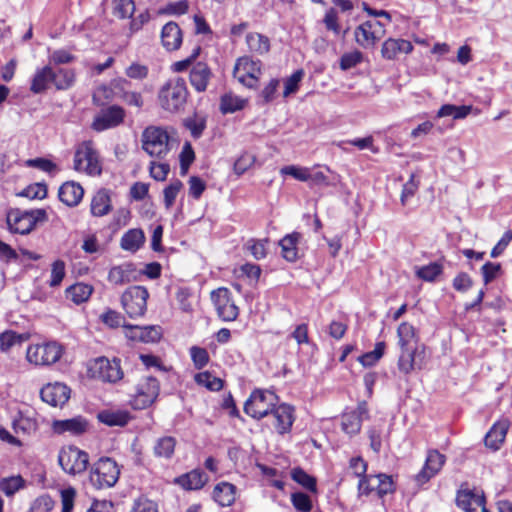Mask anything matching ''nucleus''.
<instances>
[{
  "mask_svg": "<svg viewBox=\"0 0 512 512\" xmlns=\"http://www.w3.org/2000/svg\"><path fill=\"white\" fill-rule=\"evenodd\" d=\"M189 96L186 81L181 77L169 79L158 92L162 109L170 113L184 110Z\"/></svg>",
  "mask_w": 512,
  "mask_h": 512,
  "instance_id": "1",
  "label": "nucleus"
},
{
  "mask_svg": "<svg viewBox=\"0 0 512 512\" xmlns=\"http://www.w3.org/2000/svg\"><path fill=\"white\" fill-rule=\"evenodd\" d=\"M141 147L151 158L165 160L172 144L168 131L161 126H147L141 133Z\"/></svg>",
  "mask_w": 512,
  "mask_h": 512,
  "instance_id": "2",
  "label": "nucleus"
},
{
  "mask_svg": "<svg viewBox=\"0 0 512 512\" xmlns=\"http://www.w3.org/2000/svg\"><path fill=\"white\" fill-rule=\"evenodd\" d=\"M47 220L48 215L45 209L21 210L15 208L10 209L6 214L8 230L14 234H29L37 223Z\"/></svg>",
  "mask_w": 512,
  "mask_h": 512,
  "instance_id": "3",
  "label": "nucleus"
},
{
  "mask_svg": "<svg viewBox=\"0 0 512 512\" xmlns=\"http://www.w3.org/2000/svg\"><path fill=\"white\" fill-rule=\"evenodd\" d=\"M120 475V469L115 460L109 457H102L92 464L89 472V481L96 489L113 487Z\"/></svg>",
  "mask_w": 512,
  "mask_h": 512,
  "instance_id": "4",
  "label": "nucleus"
},
{
  "mask_svg": "<svg viewBox=\"0 0 512 512\" xmlns=\"http://www.w3.org/2000/svg\"><path fill=\"white\" fill-rule=\"evenodd\" d=\"M278 403V396L270 391L255 389L244 403V412L250 417L260 420L271 414Z\"/></svg>",
  "mask_w": 512,
  "mask_h": 512,
  "instance_id": "5",
  "label": "nucleus"
},
{
  "mask_svg": "<svg viewBox=\"0 0 512 512\" xmlns=\"http://www.w3.org/2000/svg\"><path fill=\"white\" fill-rule=\"evenodd\" d=\"M58 463L65 473L79 475L86 471L89 455L74 445L64 446L58 453Z\"/></svg>",
  "mask_w": 512,
  "mask_h": 512,
  "instance_id": "6",
  "label": "nucleus"
},
{
  "mask_svg": "<svg viewBox=\"0 0 512 512\" xmlns=\"http://www.w3.org/2000/svg\"><path fill=\"white\" fill-rule=\"evenodd\" d=\"M63 347L55 342L29 345L26 351V359L36 366H49L60 360Z\"/></svg>",
  "mask_w": 512,
  "mask_h": 512,
  "instance_id": "7",
  "label": "nucleus"
},
{
  "mask_svg": "<svg viewBox=\"0 0 512 512\" xmlns=\"http://www.w3.org/2000/svg\"><path fill=\"white\" fill-rule=\"evenodd\" d=\"M74 169L88 175H100L102 168L97 151L91 141L80 143L74 154Z\"/></svg>",
  "mask_w": 512,
  "mask_h": 512,
  "instance_id": "8",
  "label": "nucleus"
},
{
  "mask_svg": "<svg viewBox=\"0 0 512 512\" xmlns=\"http://www.w3.org/2000/svg\"><path fill=\"white\" fill-rule=\"evenodd\" d=\"M149 292L144 286H130L121 296V304L126 314L132 318L142 317L147 310Z\"/></svg>",
  "mask_w": 512,
  "mask_h": 512,
  "instance_id": "9",
  "label": "nucleus"
},
{
  "mask_svg": "<svg viewBox=\"0 0 512 512\" xmlns=\"http://www.w3.org/2000/svg\"><path fill=\"white\" fill-rule=\"evenodd\" d=\"M159 392V381L153 376H144L136 384L131 405L134 409H145L155 402Z\"/></svg>",
  "mask_w": 512,
  "mask_h": 512,
  "instance_id": "10",
  "label": "nucleus"
},
{
  "mask_svg": "<svg viewBox=\"0 0 512 512\" xmlns=\"http://www.w3.org/2000/svg\"><path fill=\"white\" fill-rule=\"evenodd\" d=\"M211 300L217 315L223 321H234L239 314L238 307L231 299V293L227 288L221 287L211 292Z\"/></svg>",
  "mask_w": 512,
  "mask_h": 512,
  "instance_id": "11",
  "label": "nucleus"
},
{
  "mask_svg": "<svg viewBox=\"0 0 512 512\" xmlns=\"http://www.w3.org/2000/svg\"><path fill=\"white\" fill-rule=\"evenodd\" d=\"M90 370L95 378L103 382L115 383L123 377L120 360L116 358L113 360L105 357L97 358Z\"/></svg>",
  "mask_w": 512,
  "mask_h": 512,
  "instance_id": "12",
  "label": "nucleus"
},
{
  "mask_svg": "<svg viewBox=\"0 0 512 512\" xmlns=\"http://www.w3.org/2000/svg\"><path fill=\"white\" fill-rule=\"evenodd\" d=\"M260 66V61H254L248 57H241L234 66L233 76L244 86L252 88L258 81Z\"/></svg>",
  "mask_w": 512,
  "mask_h": 512,
  "instance_id": "13",
  "label": "nucleus"
},
{
  "mask_svg": "<svg viewBox=\"0 0 512 512\" xmlns=\"http://www.w3.org/2000/svg\"><path fill=\"white\" fill-rule=\"evenodd\" d=\"M125 118V110L118 105H111L106 109H102L95 117L92 128L95 131L102 132L119 126Z\"/></svg>",
  "mask_w": 512,
  "mask_h": 512,
  "instance_id": "14",
  "label": "nucleus"
},
{
  "mask_svg": "<svg viewBox=\"0 0 512 512\" xmlns=\"http://www.w3.org/2000/svg\"><path fill=\"white\" fill-rule=\"evenodd\" d=\"M369 418L368 406L365 401L358 403L356 409L344 412L341 416V428L346 434L353 436L360 432L362 422Z\"/></svg>",
  "mask_w": 512,
  "mask_h": 512,
  "instance_id": "15",
  "label": "nucleus"
},
{
  "mask_svg": "<svg viewBox=\"0 0 512 512\" xmlns=\"http://www.w3.org/2000/svg\"><path fill=\"white\" fill-rule=\"evenodd\" d=\"M445 461L446 457L444 454H441L438 450L435 449L429 450L427 452V457L423 468L415 476V481L417 484L423 485L435 475H437L442 469Z\"/></svg>",
  "mask_w": 512,
  "mask_h": 512,
  "instance_id": "16",
  "label": "nucleus"
},
{
  "mask_svg": "<svg viewBox=\"0 0 512 512\" xmlns=\"http://www.w3.org/2000/svg\"><path fill=\"white\" fill-rule=\"evenodd\" d=\"M90 427L89 421L83 416H76L70 419L53 420L51 424L52 431L55 434L70 436H80L88 431Z\"/></svg>",
  "mask_w": 512,
  "mask_h": 512,
  "instance_id": "17",
  "label": "nucleus"
},
{
  "mask_svg": "<svg viewBox=\"0 0 512 512\" xmlns=\"http://www.w3.org/2000/svg\"><path fill=\"white\" fill-rule=\"evenodd\" d=\"M71 390L64 383H48L40 390L41 399L51 406H63L70 398Z\"/></svg>",
  "mask_w": 512,
  "mask_h": 512,
  "instance_id": "18",
  "label": "nucleus"
},
{
  "mask_svg": "<svg viewBox=\"0 0 512 512\" xmlns=\"http://www.w3.org/2000/svg\"><path fill=\"white\" fill-rule=\"evenodd\" d=\"M213 77L214 74L211 68L207 63L201 61L193 64L189 73L190 84L198 93H203L207 90Z\"/></svg>",
  "mask_w": 512,
  "mask_h": 512,
  "instance_id": "19",
  "label": "nucleus"
},
{
  "mask_svg": "<svg viewBox=\"0 0 512 512\" xmlns=\"http://www.w3.org/2000/svg\"><path fill=\"white\" fill-rule=\"evenodd\" d=\"M125 335L133 341H140L144 343H155L160 340L162 333L159 326H138V325H124Z\"/></svg>",
  "mask_w": 512,
  "mask_h": 512,
  "instance_id": "20",
  "label": "nucleus"
},
{
  "mask_svg": "<svg viewBox=\"0 0 512 512\" xmlns=\"http://www.w3.org/2000/svg\"><path fill=\"white\" fill-rule=\"evenodd\" d=\"M456 502L458 507L466 512H487L485 498L470 490H460Z\"/></svg>",
  "mask_w": 512,
  "mask_h": 512,
  "instance_id": "21",
  "label": "nucleus"
},
{
  "mask_svg": "<svg viewBox=\"0 0 512 512\" xmlns=\"http://www.w3.org/2000/svg\"><path fill=\"white\" fill-rule=\"evenodd\" d=\"M413 50V45L405 39L388 38L382 44L381 55L384 59L394 60L400 54H409Z\"/></svg>",
  "mask_w": 512,
  "mask_h": 512,
  "instance_id": "22",
  "label": "nucleus"
},
{
  "mask_svg": "<svg viewBox=\"0 0 512 512\" xmlns=\"http://www.w3.org/2000/svg\"><path fill=\"white\" fill-rule=\"evenodd\" d=\"M271 414L275 418L274 426L279 434L283 435L291 430L295 419L292 406L286 403L277 405Z\"/></svg>",
  "mask_w": 512,
  "mask_h": 512,
  "instance_id": "23",
  "label": "nucleus"
},
{
  "mask_svg": "<svg viewBox=\"0 0 512 512\" xmlns=\"http://www.w3.org/2000/svg\"><path fill=\"white\" fill-rule=\"evenodd\" d=\"M83 195V187L75 181L63 183L58 191L59 200L69 207L77 206L81 202Z\"/></svg>",
  "mask_w": 512,
  "mask_h": 512,
  "instance_id": "24",
  "label": "nucleus"
},
{
  "mask_svg": "<svg viewBox=\"0 0 512 512\" xmlns=\"http://www.w3.org/2000/svg\"><path fill=\"white\" fill-rule=\"evenodd\" d=\"M423 351L418 349H401V353L398 359V369L404 374L411 373L415 368H422V357Z\"/></svg>",
  "mask_w": 512,
  "mask_h": 512,
  "instance_id": "25",
  "label": "nucleus"
},
{
  "mask_svg": "<svg viewBox=\"0 0 512 512\" xmlns=\"http://www.w3.org/2000/svg\"><path fill=\"white\" fill-rule=\"evenodd\" d=\"M356 43L362 48L374 47L381 38V30L371 29L370 22H363L354 30Z\"/></svg>",
  "mask_w": 512,
  "mask_h": 512,
  "instance_id": "26",
  "label": "nucleus"
},
{
  "mask_svg": "<svg viewBox=\"0 0 512 512\" xmlns=\"http://www.w3.org/2000/svg\"><path fill=\"white\" fill-rule=\"evenodd\" d=\"M161 40L168 51L179 49L182 44V31L179 25L173 21L166 23L161 31Z\"/></svg>",
  "mask_w": 512,
  "mask_h": 512,
  "instance_id": "27",
  "label": "nucleus"
},
{
  "mask_svg": "<svg viewBox=\"0 0 512 512\" xmlns=\"http://www.w3.org/2000/svg\"><path fill=\"white\" fill-rule=\"evenodd\" d=\"M508 428L509 422L507 420L496 422L484 438L485 445L493 450H498L505 440Z\"/></svg>",
  "mask_w": 512,
  "mask_h": 512,
  "instance_id": "28",
  "label": "nucleus"
},
{
  "mask_svg": "<svg viewBox=\"0 0 512 512\" xmlns=\"http://www.w3.org/2000/svg\"><path fill=\"white\" fill-rule=\"evenodd\" d=\"M208 481V476L199 469L192 470L176 478L175 482L185 490L201 489Z\"/></svg>",
  "mask_w": 512,
  "mask_h": 512,
  "instance_id": "29",
  "label": "nucleus"
},
{
  "mask_svg": "<svg viewBox=\"0 0 512 512\" xmlns=\"http://www.w3.org/2000/svg\"><path fill=\"white\" fill-rule=\"evenodd\" d=\"M54 70L50 66L38 69L31 81L30 90L34 94L45 92L53 84Z\"/></svg>",
  "mask_w": 512,
  "mask_h": 512,
  "instance_id": "30",
  "label": "nucleus"
},
{
  "mask_svg": "<svg viewBox=\"0 0 512 512\" xmlns=\"http://www.w3.org/2000/svg\"><path fill=\"white\" fill-rule=\"evenodd\" d=\"M301 238V234L293 232L287 234L280 241L281 255L288 262H295L298 259V243Z\"/></svg>",
  "mask_w": 512,
  "mask_h": 512,
  "instance_id": "31",
  "label": "nucleus"
},
{
  "mask_svg": "<svg viewBox=\"0 0 512 512\" xmlns=\"http://www.w3.org/2000/svg\"><path fill=\"white\" fill-rule=\"evenodd\" d=\"M236 487L228 482L218 483L213 490V499L222 507L231 506L235 501Z\"/></svg>",
  "mask_w": 512,
  "mask_h": 512,
  "instance_id": "32",
  "label": "nucleus"
},
{
  "mask_svg": "<svg viewBox=\"0 0 512 512\" xmlns=\"http://www.w3.org/2000/svg\"><path fill=\"white\" fill-rule=\"evenodd\" d=\"M397 335L400 349H418L415 328L411 324L401 323L397 329Z\"/></svg>",
  "mask_w": 512,
  "mask_h": 512,
  "instance_id": "33",
  "label": "nucleus"
},
{
  "mask_svg": "<svg viewBox=\"0 0 512 512\" xmlns=\"http://www.w3.org/2000/svg\"><path fill=\"white\" fill-rule=\"evenodd\" d=\"M177 440L172 436H163L156 440L153 452L155 457L169 460L173 457Z\"/></svg>",
  "mask_w": 512,
  "mask_h": 512,
  "instance_id": "34",
  "label": "nucleus"
},
{
  "mask_svg": "<svg viewBox=\"0 0 512 512\" xmlns=\"http://www.w3.org/2000/svg\"><path fill=\"white\" fill-rule=\"evenodd\" d=\"M145 242V235L141 229H130L121 238L120 245L123 250L135 252Z\"/></svg>",
  "mask_w": 512,
  "mask_h": 512,
  "instance_id": "35",
  "label": "nucleus"
},
{
  "mask_svg": "<svg viewBox=\"0 0 512 512\" xmlns=\"http://www.w3.org/2000/svg\"><path fill=\"white\" fill-rule=\"evenodd\" d=\"M111 209V200L107 190H99L91 201V213L94 216L101 217L109 213Z\"/></svg>",
  "mask_w": 512,
  "mask_h": 512,
  "instance_id": "36",
  "label": "nucleus"
},
{
  "mask_svg": "<svg viewBox=\"0 0 512 512\" xmlns=\"http://www.w3.org/2000/svg\"><path fill=\"white\" fill-rule=\"evenodd\" d=\"M98 419L105 425L108 426H125L131 419L130 414L127 411H109L104 410L98 414Z\"/></svg>",
  "mask_w": 512,
  "mask_h": 512,
  "instance_id": "37",
  "label": "nucleus"
},
{
  "mask_svg": "<svg viewBox=\"0 0 512 512\" xmlns=\"http://www.w3.org/2000/svg\"><path fill=\"white\" fill-rule=\"evenodd\" d=\"M134 271L132 264L114 266L108 273V281L114 285H124L131 281V274Z\"/></svg>",
  "mask_w": 512,
  "mask_h": 512,
  "instance_id": "38",
  "label": "nucleus"
},
{
  "mask_svg": "<svg viewBox=\"0 0 512 512\" xmlns=\"http://www.w3.org/2000/svg\"><path fill=\"white\" fill-rule=\"evenodd\" d=\"M246 43L251 52L263 55L270 50L269 38L260 33H248L246 36Z\"/></svg>",
  "mask_w": 512,
  "mask_h": 512,
  "instance_id": "39",
  "label": "nucleus"
},
{
  "mask_svg": "<svg viewBox=\"0 0 512 512\" xmlns=\"http://www.w3.org/2000/svg\"><path fill=\"white\" fill-rule=\"evenodd\" d=\"M29 337L28 333L19 334L15 331L7 330L0 334V350L2 352H7L13 346L27 341Z\"/></svg>",
  "mask_w": 512,
  "mask_h": 512,
  "instance_id": "40",
  "label": "nucleus"
},
{
  "mask_svg": "<svg viewBox=\"0 0 512 512\" xmlns=\"http://www.w3.org/2000/svg\"><path fill=\"white\" fill-rule=\"evenodd\" d=\"M472 111V106L470 105H453V104H444L440 107L437 112V117H448L451 116L453 119H464L466 118L470 112Z\"/></svg>",
  "mask_w": 512,
  "mask_h": 512,
  "instance_id": "41",
  "label": "nucleus"
},
{
  "mask_svg": "<svg viewBox=\"0 0 512 512\" xmlns=\"http://www.w3.org/2000/svg\"><path fill=\"white\" fill-rule=\"evenodd\" d=\"M93 291L92 286L84 283H77L70 286L66 290L67 298L71 299L74 303L80 304L89 299Z\"/></svg>",
  "mask_w": 512,
  "mask_h": 512,
  "instance_id": "42",
  "label": "nucleus"
},
{
  "mask_svg": "<svg viewBox=\"0 0 512 512\" xmlns=\"http://www.w3.org/2000/svg\"><path fill=\"white\" fill-rule=\"evenodd\" d=\"M75 81L74 71L71 69L58 68L54 70L53 85L57 90L69 89Z\"/></svg>",
  "mask_w": 512,
  "mask_h": 512,
  "instance_id": "43",
  "label": "nucleus"
},
{
  "mask_svg": "<svg viewBox=\"0 0 512 512\" xmlns=\"http://www.w3.org/2000/svg\"><path fill=\"white\" fill-rule=\"evenodd\" d=\"M291 478L310 492L317 491L316 479L306 473L302 468L296 467L291 470Z\"/></svg>",
  "mask_w": 512,
  "mask_h": 512,
  "instance_id": "44",
  "label": "nucleus"
},
{
  "mask_svg": "<svg viewBox=\"0 0 512 512\" xmlns=\"http://www.w3.org/2000/svg\"><path fill=\"white\" fill-rule=\"evenodd\" d=\"M195 382L211 391H219L223 387V381L208 371L196 374Z\"/></svg>",
  "mask_w": 512,
  "mask_h": 512,
  "instance_id": "45",
  "label": "nucleus"
},
{
  "mask_svg": "<svg viewBox=\"0 0 512 512\" xmlns=\"http://www.w3.org/2000/svg\"><path fill=\"white\" fill-rule=\"evenodd\" d=\"M245 105V101L238 96L225 94L221 97L220 109L223 114L234 113L241 110Z\"/></svg>",
  "mask_w": 512,
  "mask_h": 512,
  "instance_id": "46",
  "label": "nucleus"
},
{
  "mask_svg": "<svg viewBox=\"0 0 512 512\" xmlns=\"http://www.w3.org/2000/svg\"><path fill=\"white\" fill-rule=\"evenodd\" d=\"M25 481L20 475L3 478L0 480V490L6 496H13L24 487Z\"/></svg>",
  "mask_w": 512,
  "mask_h": 512,
  "instance_id": "47",
  "label": "nucleus"
},
{
  "mask_svg": "<svg viewBox=\"0 0 512 512\" xmlns=\"http://www.w3.org/2000/svg\"><path fill=\"white\" fill-rule=\"evenodd\" d=\"M443 271V266L438 262H433L417 269L416 275L428 282L434 281Z\"/></svg>",
  "mask_w": 512,
  "mask_h": 512,
  "instance_id": "48",
  "label": "nucleus"
},
{
  "mask_svg": "<svg viewBox=\"0 0 512 512\" xmlns=\"http://www.w3.org/2000/svg\"><path fill=\"white\" fill-rule=\"evenodd\" d=\"M13 428L16 433L32 434L37 431V422L29 417L20 415L13 421Z\"/></svg>",
  "mask_w": 512,
  "mask_h": 512,
  "instance_id": "49",
  "label": "nucleus"
},
{
  "mask_svg": "<svg viewBox=\"0 0 512 512\" xmlns=\"http://www.w3.org/2000/svg\"><path fill=\"white\" fill-rule=\"evenodd\" d=\"M135 11L133 0H113V14L118 18H130Z\"/></svg>",
  "mask_w": 512,
  "mask_h": 512,
  "instance_id": "50",
  "label": "nucleus"
},
{
  "mask_svg": "<svg viewBox=\"0 0 512 512\" xmlns=\"http://www.w3.org/2000/svg\"><path fill=\"white\" fill-rule=\"evenodd\" d=\"M322 23L328 31L333 32L334 35H339L341 32V25L339 23L338 12L335 8H329L322 19Z\"/></svg>",
  "mask_w": 512,
  "mask_h": 512,
  "instance_id": "51",
  "label": "nucleus"
},
{
  "mask_svg": "<svg viewBox=\"0 0 512 512\" xmlns=\"http://www.w3.org/2000/svg\"><path fill=\"white\" fill-rule=\"evenodd\" d=\"M184 126L191 132L193 138H200L206 128V120L204 117L194 116L185 119Z\"/></svg>",
  "mask_w": 512,
  "mask_h": 512,
  "instance_id": "52",
  "label": "nucleus"
},
{
  "mask_svg": "<svg viewBox=\"0 0 512 512\" xmlns=\"http://www.w3.org/2000/svg\"><path fill=\"white\" fill-rule=\"evenodd\" d=\"M363 61V54L358 50H354L352 52L344 53L339 61V65L341 70L347 71L351 68H354L358 64Z\"/></svg>",
  "mask_w": 512,
  "mask_h": 512,
  "instance_id": "53",
  "label": "nucleus"
},
{
  "mask_svg": "<svg viewBox=\"0 0 512 512\" xmlns=\"http://www.w3.org/2000/svg\"><path fill=\"white\" fill-rule=\"evenodd\" d=\"M502 273V266L500 263L486 262L481 267V274L485 285L494 281Z\"/></svg>",
  "mask_w": 512,
  "mask_h": 512,
  "instance_id": "54",
  "label": "nucleus"
},
{
  "mask_svg": "<svg viewBox=\"0 0 512 512\" xmlns=\"http://www.w3.org/2000/svg\"><path fill=\"white\" fill-rule=\"evenodd\" d=\"M291 502L298 512H310L312 510V501L310 497L303 492L292 493Z\"/></svg>",
  "mask_w": 512,
  "mask_h": 512,
  "instance_id": "55",
  "label": "nucleus"
},
{
  "mask_svg": "<svg viewBox=\"0 0 512 512\" xmlns=\"http://www.w3.org/2000/svg\"><path fill=\"white\" fill-rule=\"evenodd\" d=\"M182 187V182L178 179H175L164 189V204L167 209L173 206L175 199Z\"/></svg>",
  "mask_w": 512,
  "mask_h": 512,
  "instance_id": "56",
  "label": "nucleus"
},
{
  "mask_svg": "<svg viewBox=\"0 0 512 512\" xmlns=\"http://www.w3.org/2000/svg\"><path fill=\"white\" fill-rule=\"evenodd\" d=\"M148 73V66L141 64L139 62H133L125 69V75L133 80H144L145 78H147Z\"/></svg>",
  "mask_w": 512,
  "mask_h": 512,
  "instance_id": "57",
  "label": "nucleus"
},
{
  "mask_svg": "<svg viewBox=\"0 0 512 512\" xmlns=\"http://www.w3.org/2000/svg\"><path fill=\"white\" fill-rule=\"evenodd\" d=\"M20 196L29 199H44L47 196V186L45 183L31 184L20 193Z\"/></svg>",
  "mask_w": 512,
  "mask_h": 512,
  "instance_id": "58",
  "label": "nucleus"
},
{
  "mask_svg": "<svg viewBox=\"0 0 512 512\" xmlns=\"http://www.w3.org/2000/svg\"><path fill=\"white\" fill-rule=\"evenodd\" d=\"M190 356L196 369L204 368L209 362V354L205 348L192 346Z\"/></svg>",
  "mask_w": 512,
  "mask_h": 512,
  "instance_id": "59",
  "label": "nucleus"
},
{
  "mask_svg": "<svg viewBox=\"0 0 512 512\" xmlns=\"http://www.w3.org/2000/svg\"><path fill=\"white\" fill-rule=\"evenodd\" d=\"M374 478L377 480L376 490L380 497L392 493L395 490L391 476L386 474H378Z\"/></svg>",
  "mask_w": 512,
  "mask_h": 512,
  "instance_id": "60",
  "label": "nucleus"
},
{
  "mask_svg": "<svg viewBox=\"0 0 512 512\" xmlns=\"http://www.w3.org/2000/svg\"><path fill=\"white\" fill-rule=\"evenodd\" d=\"M280 172L283 175L292 176L299 181H309L310 179V170L306 167L289 165L281 168Z\"/></svg>",
  "mask_w": 512,
  "mask_h": 512,
  "instance_id": "61",
  "label": "nucleus"
},
{
  "mask_svg": "<svg viewBox=\"0 0 512 512\" xmlns=\"http://www.w3.org/2000/svg\"><path fill=\"white\" fill-rule=\"evenodd\" d=\"M151 161L150 162V175L153 179L157 181H164L170 171V166L168 163Z\"/></svg>",
  "mask_w": 512,
  "mask_h": 512,
  "instance_id": "62",
  "label": "nucleus"
},
{
  "mask_svg": "<svg viewBox=\"0 0 512 512\" xmlns=\"http://www.w3.org/2000/svg\"><path fill=\"white\" fill-rule=\"evenodd\" d=\"M102 322L111 327V328H118L122 326L124 328L125 324V318L121 315V313L115 311V310H108L105 313L101 315Z\"/></svg>",
  "mask_w": 512,
  "mask_h": 512,
  "instance_id": "63",
  "label": "nucleus"
},
{
  "mask_svg": "<svg viewBox=\"0 0 512 512\" xmlns=\"http://www.w3.org/2000/svg\"><path fill=\"white\" fill-rule=\"evenodd\" d=\"M54 506V501L49 495H41L31 504L29 512H50Z\"/></svg>",
  "mask_w": 512,
  "mask_h": 512,
  "instance_id": "64",
  "label": "nucleus"
}]
</instances>
